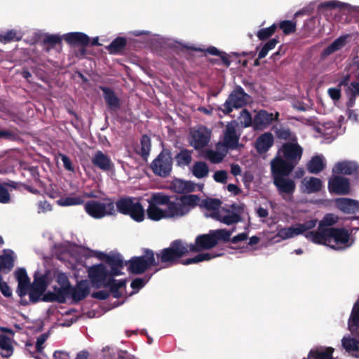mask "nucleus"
Here are the masks:
<instances>
[{
    "instance_id": "1",
    "label": "nucleus",
    "mask_w": 359,
    "mask_h": 359,
    "mask_svg": "<svg viewBox=\"0 0 359 359\" xmlns=\"http://www.w3.org/2000/svg\"><path fill=\"white\" fill-rule=\"evenodd\" d=\"M188 243L181 239L175 240L170 244V246L160 250L155 253L156 269L158 271L161 269L170 267L178 264L183 265H189L197 264L203 261H208L211 259L220 256L222 254H215L211 252L201 253L194 257L181 260V258L187 255Z\"/></svg>"
},
{
    "instance_id": "2",
    "label": "nucleus",
    "mask_w": 359,
    "mask_h": 359,
    "mask_svg": "<svg viewBox=\"0 0 359 359\" xmlns=\"http://www.w3.org/2000/svg\"><path fill=\"white\" fill-rule=\"evenodd\" d=\"M116 210L123 215L130 216L137 222H141L144 219L145 211L137 198L125 196L120 198L116 202Z\"/></svg>"
},
{
    "instance_id": "3",
    "label": "nucleus",
    "mask_w": 359,
    "mask_h": 359,
    "mask_svg": "<svg viewBox=\"0 0 359 359\" xmlns=\"http://www.w3.org/2000/svg\"><path fill=\"white\" fill-rule=\"evenodd\" d=\"M143 252L142 255L134 256L126 262L130 273L142 274L151 267H156L155 252L149 248H144Z\"/></svg>"
},
{
    "instance_id": "4",
    "label": "nucleus",
    "mask_w": 359,
    "mask_h": 359,
    "mask_svg": "<svg viewBox=\"0 0 359 359\" xmlns=\"http://www.w3.org/2000/svg\"><path fill=\"white\" fill-rule=\"evenodd\" d=\"M330 248L335 250H344L351 247L355 243V238L344 227L329 228Z\"/></svg>"
},
{
    "instance_id": "5",
    "label": "nucleus",
    "mask_w": 359,
    "mask_h": 359,
    "mask_svg": "<svg viewBox=\"0 0 359 359\" xmlns=\"http://www.w3.org/2000/svg\"><path fill=\"white\" fill-rule=\"evenodd\" d=\"M172 164L173 158L170 150L164 148L153 160L150 168L155 175L165 178L170 175Z\"/></svg>"
},
{
    "instance_id": "6",
    "label": "nucleus",
    "mask_w": 359,
    "mask_h": 359,
    "mask_svg": "<svg viewBox=\"0 0 359 359\" xmlns=\"http://www.w3.org/2000/svg\"><path fill=\"white\" fill-rule=\"evenodd\" d=\"M107 203H102L97 201H89L85 203L86 212L95 219H101L106 215H115V206L110 198L107 199Z\"/></svg>"
},
{
    "instance_id": "7",
    "label": "nucleus",
    "mask_w": 359,
    "mask_h": 359,
    "mask_svg": "<svg viewBox=\"0 0 359 359\" xmlns=\"http://www.w3.org/2000/svg\"><path fill=\"white\" fill-rule=\"evenodd\" d=\"M249 97V95L244 91L241 86H236L225 101L224 104V109H222V111L229 114L233 111V108L238 109L245 107L248 102ZM219 109L222 110L220 107Z\"/></svg>"
},
{
    "instance_id": "8",
    "label": "nucleus",
    "mask_w": 359,
    "mask_h": 359,
    "mask_svg": "<svg viewBox=\"0 0 359 359\" xmlns=\"http://www.w3.org/2000/svg\"><path fill=\"white\" fill-rule=\"evenodd\" d=\"M303 153V149L297 143H284L277 152L283 158L292 163L295 167L299 162Z\"/></svg>"
},
{
    "instance_id": "9",
    "label": "nucleus",
    "mask_w": 359,
    "mask_h": 359,
    "mask_svg": "<svg viewBox=\"0 0 359 359\" xmlns=\"http://www.w3.org/2000/svg\"><path fill=\"white\" fill-rule=\"evenodd\" d=\"M295 167L278 154L271 161V171L273 179L287 177Z\"/></svg>"
},
{
    "instance_id": "10",
    "label": "nucleus",
    "mask_w": 359,
    "mask_h": 359,
    "mask_svg": "<svg viewBox=\"0 0 359 359\" xmlns=\"http://www.w3.org/2000/svg\"><path fill=\"white\" fill-rule=\"evenodd\" d=\"M217 245V242L210 230L208 233L198 236L195 239V243H188V251L189 252H199L202 250H210Z\"/></svg>"
},
{
    "instance_id": "11",
    "label": "nucleus",
    "mask_w": 359,
    "mask_h": 359,
    "mask_svg": "<svg viewBox=\"0 0 359 359\" xmlns=\"http://www.w3.org/2000/svg\"><path fill=\"white\" fill-rule=\"evenodd\" d=\"M328 190L331 194L346 195L350 193V182L348 179L340 176L333 175L328 181Z\"/></svg>"
},
{
    "instance_id": "12",
    "label": "nucleus",
    "mask_w": 359,
    "mask_h": 359,
    "mask_svg": "<svg viewBox=\"0 0 359 359\" xmlns=\"http://www.w3.org/2000/svg\"><path fill=\"white\" fill-rule=\"evenodd\" d=\"M235 121L226 124L224 131V138L222 143L226 150L235 149L238 145L239 136L237 135Z\"/></svg>"
},
{
    "instance_id": "13",
    "label": "nucleus",
    "mask_w": 359,
    "mask_h": 359,
    "mask_svg": "<svg viewBox=\"0 0 359 359\" xmlns=\"http://www.w3.org/2000/svg\"><path fill=\"white\" fill-rule=\"evenodd\" d=\"M332 172L335 175H353L359 177V165L351 161L338 162L333 167Z\"/></svg>"
},
{
    "instance_id": "14",
    "label": "nucleus",
    "mask_w": 359,
    "mask_h": 359,
    "mask_svg": "<svg viewBox=\"0 0 359 359\" xmlns=\"http://www.w3.org/2000/svg\"><path fill=\"white\" fill-rule=\"evenodd\" d=\"M109 274V271H107L103 264L94 265L88 269V277L97 287L99 284L104 283L107 280Z\"/></svg>"
},
{
    "instance_id": "15",
    "label": "nucleus",
    "mask_w": 359,
    "mask_h": 359,
    "mask_svg": "<svg viewBox=\"0 0 359 359\" xmlns=\"http://www.w3.org/2000/svg\"><path fill=\"white\" fill-rule=\"evenodd\" d=\"M92 164L97 168L108 172L114 169V165L110 157L102 151H97L91 158Z\"/></svg>"
},
{
    "instance_id": "16",
    "label": "nucleus",
    "mask_w": 359,
    "mask_h": 359,
    "mask_svg": "<svg viewBox=\"0 0 359 359\" xmlns=\"http://www.w3.org/2000/svg\"><path fill=\"white\" fill-rule=\"evenodd\" d=\"M191 137V145L196 149H200L208 145L210 139V133L205 127H200L192 132Z\"/></svg>"
},
{
    "instance_id": "17",
    "label": "nucleus",
    "mask_w": 359,
    "mask_h": 359,
    "mask_svg": "<svg viewBox=\"0 0 359 359\" xmlns=\"http://www.w3.org/2000/svg\"><path fill=\"white\" fill-rule=\"evenodd\" d=\"M329 228H320L317 231H311L304 233V236L316 244L325 245L330 247Z\"/></svg>"
},
{
    "instance_id": "18",
    "label": "nucleus",
    "mask_w": 359,
    "mask_h": 359,
    "mask_svg": "<svg viewBox=\"0 0 359 359\" xmlns=\"http://www.w3.org/2000/svg\"><path fill=\"white\" fill-rule=\"evenodd\" d=\"M100 89L103 93V97L109 109L111 111L119 110L121 108V100L114 90L107 86H100Z\"/></svg>"
},
{
    "instance_id": "19",
    "label": "nucleus",
    "mask_w": 359,
    "mask_h": 359,
    "mask_svg": "<svg viewBox=\"0 0 359 359\" xmlns=\"http://www.w3.org/2000/svg\"><path fill=\"white\" fill-rule=\"evenodd\" d=\"M103 256L105 257V262L111 268L110 275L117 276L123 274L121 269H123L124 263L120 254L103 255Z\"/></svg>"
},
{
    "instance_id": "20",
    "label": "nucleus",
    "mask_w": 359,
    "mask_h": 359,
    "mask_svg": "<svg viewBox=\"0 0 359 359\" xmlns=\"http://www.w3.org/2000/svg\"><path fill=\"white\" fill-rule=\"evenodd\" d=\"M335 206L345 214H354L359 211V201L348 198H337Z\"/></svg>"
},
{
    "instance_id": "21",
    "label": "nucleus",
    "mask_w": 359,
    "mask_h": 359,
    "mask_svg": "<svg viewBox=\"0 0 359 359\" xmlns=\"http://www.w3.org/2000/svg\"><path fill=\"white\" fill-rule=\"evenodd\" d=\"M273 184L277 188L279 194L292 195L296 189V184L294 180L281 177L273 179Z\"/></svg>"
},
{
    "instance_id": "22",
    "label": "nucleus",
    "mask_w": 359,
    "mask_h": 359,
    "mask_svg": "<svg viewBox=\"0 0 359 359\" xmlns=\"http://www.w3.org/2000/svg\"><path fill=\"white\" fill-rule=\"evenodd\" d=\"M274 138L273 135L269 133H264L259 136L255 142V148L259 154L267 152L273 146Z\"/></svg>"
},
{
    "instance_id": "23",
    "label": "nucleus",
    "mask_w": 359,
    "mask_h": 359,
    "mask_svg": "<svg viewBox=\"0 0 359 359\" xmlns=\"http://www.w3.org/2000/svg\"><path fill=\"white\" fill-rule=\"evenodd\" d=\"M275 119L273 113L266 110H260L254 116L253 127L255 129H263L269 126Z\"/></svg>"
},
{
    "instance_id": "24",
    "label": "nucleus",
    "mask_w": 359,
    "mask_h": 359,
    "mask_svg": "<svg viewBox=\"0 0 359 359\" xmlns=\"http://www.w3.org/2000/svg\"><path fill=\"white\" fill-rule=\"evenodd\" d=\"M65 41L72 46H81L86 47L89 45L90 39L89 36L83 32H70L65 34Z\"/></svg>"
},
{
    "instance_id": "25",
    "label": "nucleus",
    "mask_w": 359,
    "mask_h": 359,
    "mask_svg": "<svg viewBox=\"0 0 359 359\" xmlns=\"http://www.w3.org/2000/svg\"><path fill=\"white\" fill-rule=\"evenodd\" d=\"M89 293L90 287L87 280H81L76 287H71L70 295L75 302L84 299Z\"/></svg>"
},
{
    "instance_id": "26",
    "label": "nucleus",
    "mask_w": 359,
    "mask_h": 359,
    "mask_svg": "<svg viewBox=\"0 0 359 359\" xmlns=\"http://www.w3.org/2000/svg\"><path fill=\"white\" fill-rule=\"evenodd\" d=\"M167 206V209L164 210L165 212V218L182 217L187 214L189 211V208L182 205L181 203H177L175 201H170Z\"/></svg>"
},
{
    "instance_id": "27",
    "label": "nucleus",
    "mask_w": 359,
    "mask_h": 359,
    "mask_svg": "<svg viewBox=\"0 0 359 359\" xmlns=\"http://www.w3.org/2000/svg\"><path fill=\"white\" fill-rule=\"evenodd\" d=\"M339 87H344L347 96L357 97L359 95V82L350 81V75L347 74L339 81Z\"/></svg>"
},
{
    "instance_id": "28",
    "label": "nucleus",
    "mask_w": 359,
    "mask_h": 359,
    "mask_svg": "<svg viewBox=\"0 0 359 359\" xmlns=\"http://www.w3.org/2000/svg\"><path fill=\"white\" fill-rule=\"evenodd\" d=\"M334 348L332 347H316L311 349L309 354V359H334Z\"/></svg>"
},
{
    "instance_id": "29",
    "label": "nucleus",
    "mask_w": 359,
    "mask_h": 359,
    "mask_svg": "<svg viewBox=\"0 0 359 359\" xmlns=\"http://www.w3.org/2000/svg\"><path fill=\"white\" fill-rule=\"evenodd\" d=\"M302 183L305 187L304 192L306 194L318 193L323 187L321 180L315 177H305Z\"/></svg>"
},
{
    "instance_id": "30",
    "label": "nucleus",
    "mask_w": 359,
    "mask_h": 359,
    "mask_svg": "<svg viewBox=\"0 0 359 359\" xmlns=\"http://www.w3.org/2000/svg\"><path fill=\"white\" fill-rule=\"evenodd\" d=\"M151 148V138L147 135H142L140 139V145L135 149V152L140 155L144 161H147Z\"/></svg>"
},
{
    "instance_id": "31",
    "label": "nucleus",
    "mask_w": 359,
    "mask_h": 359,
    "mask_svg": "<svg viewBox=\"0 0 359 359\" xmlns=\"http://www.w3.org/2000/svg\"><path fill=\"white\" fill-rule=\"evenodd\" d=\"M225 211L229 214L222 216L219 212H214L212 217L226 225L236 224L241 221V217L239 214L231 212L229 210Z\"/></svg>"
},
{
    "instance_id": "32",
    "label": "nucleus",
    "mask_w": 359,
    "mask_h": 359,
    "mask_svg": "<svg viewBox=\"0 0 359 359\" xmlns=\"http://www.w3.org/2000/svg\"><path fill=\"white\" fill-rule=\"evenodd\" d=\"M307 170L312 174H318L323 171L325 168V163L323 157L319 155L313 156L308 162Z\"/></svg>"
},
{
    "instance_id": "33",
    "label": "nucleus",
    "mask_w": 359,
    "mask_h": 359,
    "mask_svg": "<svg viewBox=\"0 0 359 359\" xmlns=\"http://www.w3.org/2000/svg\"><path fill=\"white\" fill-rule=\"evenodd\" d=\"M191 154L192 151L182 149L174 157L176 165L180 168L188 166L192 161Z\"/></svg>"
},
{
    "instance_id": "34",
    "label": "nucleus",
    "mask_w": 359,
    "mask_h": 359,
    "mask_svg": "<svg viewBox=\"0 0 359 359\" xmlns=\"http://www.w3.org/2000/svg\"><path fill=\"white\" fill-rule=\"evenodd\" d=\"M345 45V39L343 37H339L335 39L331 44L327 46L321 53V57L323 59L327 57L330 55L335 53L340 50Z\"/></svg>"
},
{
    "instance_id": "35",
    "label": "nucleus",
    "mask_w": 359,
    "mask_h": 359,
    "mask_svg": "<svg viewBox=\"0 0 359 359\" xmlns=\"http://www.w3.org/2000/svg\"><path fill=\"white\" fill-rule=\"evenodd\" d=\"M191 172L198 179H202L208 175L209 167L204 161H196L194 164Z\"/></svg>"
},
{
    "instance_id": "36",
    "label": "nucleus",
    "mask_w": 359,
    "mask_h": 359,
    "mask_svg": "<svg viewBox=\"0 0 359 359\" xmlns=\"http://www.w3.org/2000/svg\"><path fill=\"white\" fill-rule=\"evenodd\" d=\"M126 39L124 37L118 36L111 41V43L107 47L108 51L111 54H118L121 53L126 46Z\"/></svg>"
},
{
    "instance_id": "37",
    "label": "nucleus",
    "mask_w": 359,
    "mask_h": 359,
    "mask_svg": "<svg viewBox=\"0 0 359 359\" xmlns=\"http://www.w3.org/2000/svg\"><path fill=\"white\" fill-rule=\"evenodd\" d=\"M300 234L298 232L297 224H294L290 227H284L278 229L276 237H279L281 240H286L288 238H292Z\"/></svg>"
},
{
    "instance_id": "38",
    "label": "nucleus",
    "mask_w": 359,
    "mask_h": 359,
    "mask_svg": "<svg viewBox=\"0 0 359 359\" xmlns=\"http://www.w3.org/2000/svg\"><path fill=\"white\" fill-rule=\"evenodd\" d=\"M165 212L157 207L155 204L150 203L147 210L148 218L154 220L158 221L163 218H165Z\"/></svg>"
},
{
    "instance_id": "39",
    "label": "nucleus",
    "mask_w": 359,
    "mask_h": 359,
    "mask_svg": "<svg viewBox=\"0 0 359 359\" xmlns=\"http://www.w3.org/2000/svg\"><path fill=\"white\" fill-rule=\"evenodd\" d=\"M318 131L325 138H334L337 132L334 127V122H327L318 128Z\"/></svg>"
},
{
    "instance_id": "40",
    "label": "nucleus",
    "mask_w": 359,
    "mask_h": 359,
    "mask_svg": "<svg viewBox=\"0 0 359 359\" xmlns=\"http://www.w3.org/2000/svg\"><path fill=\"white\" fill-rule=\"evenodd\" d=\"M348 325L350 330L359 327V304L358 303L353 307Z\"/></svg>"
},
{
    "instance_id": "41",
    "label": "nucleus",
    "mask_w": 359,
    "mask_h": 359,
    "mask_svg": "<svg viewBox=\"0 0 359 359\" xmlns=\"http://www.w3.org/2000/svg\"><path fill=\"white\" fill-rule=\"evenodd\" d=\"M182 50L186 49V50H194V51H196V52H206L210 55H216V56H219V55H221V52H222L215 46H209L205 50L201 48L196 47L194 45H190V46L182 45Z\"/></svg>"
},
{
    "instance_id": "42",
    "label": "nucleus",
    "mask_w": 359,
    "mask_h": 359,
    "mask_svg": "<svg viewBox=\"0 0 359 359\" xmlns=\"http://www.w3.org/2000/svg\"><path fill=\"white\" fill-rule=\"evenodd\" d=\"M213 237L218 243L219 241L224 242L231 241V236L233 231H229L225 229L211 230Z\"/></svg>"
},
{
    "instance_id": "43",
    "label": "nucleus",
    "mask_w": 359,
    "mask_h": 359,
    "mask_svg": "<svg viewBox=\"0 0 359 359\" xmlns=\"http://www.w3.org/2000/svg\"><path fill=\"white\" fill-rule=\"evenodd\" d=\"M339 221V217L332 214L327 213L326 214L322 220L319 222L320 228H330L332 226L337 224Z\"/></svg>"
},
{
    "instance_id": "44",
    "label": "nucleus",
    "mask_w": 359,
    "mask_h": 359,
    "mask_svg": "<svg viewBox=\"0 0 359 359\" xmlns=\"http://www.w3.org/2000/svg\"><path fill=\"white\" fill-rule=\"evenodd\" d=\"M276 29L277 25L276 24H273L267 28L260 29L257 33V36L261 41H266L269 39L272 35H273L276 31Z\"/></svg>"
},
{
    "instance_id": "45",
    "label": "nucleus",
    "mask_w": 359,
    "mask_h": 359,
    "mask_svg": "<svg viewBox=\"0 0 359 359\" xmlns=\"http://www.w3.org/2000/svg\"><path fill=\"white\" fill-rule=\"evenodd\" d=\"M222 202L219 199L208 198L201 201V206L208 210H217L220 208Z\"/></svg>"
},
{
    "instance_id": "46",
    "label": "nucleus",
    "mask_w": 359,
    "mask_h": 359,
    "mask_svg": "<svg viewBox=\"0 0 359 359\" xmlns=\"http://www.w3.org/2000/svg\"><path fill=\"white\" fill-rule=\"evenodd\" d=\"M53 290L55 293L56 302L65 303L67 296L70 295L71 289L55 286Z\"/></svg>"
},
{
    "instance_id": "47",
    "label": "nucleus",
    "mask_w": 359,
    "mask_h": 359,
    "mask_svg": "<svg viewBox=\"0 0 359 359\" xmlns=\"http://www.w3.org/2000/svg\"><path fill=\"white\" fill-rule=\"evenodd\" d=\"M342 346L346 351H354L359 349V341L353 338L344 337L341 340Z\"/></svg>"
},
{
    "instance_id": "48",
    "label": "nucleus",
    "mask_w": 359,
    "mask_h": 359,
    "mask_svg": "<svg viewBox=\"0 0 359 359\" xmlns=\"http://www.w3.org/2000/svg\"><path fill=\"white\" fill-rule=\"evenodd\" d=\"M0 348L6 353L3 354V357L8 358L13 353V348L10 343V339L5 335H0Z\"/></svg>"
},
{
    "instance_id": "49",
    "label": "nucleus",
    "mask_w": 359,
    "mask_h": 359,
    "mask_svg": "<svg viewBox=\"0 0 359 359\" xmlns=\"http://www.w3.org/2000/svg\"><path fill=\"white\" fill-rule=\"evenodd\" d=\"M278 27L285 35H289L295 32L296 22L292 20H283L279 23Z\"/></svg>"
},
{
    "instance_id": "50",
    "label": "nucleus",
    "mask_w": 359,
    "mask_h": 359,
    "mask_svg": "<svg viewBox=\"0 0 359 359\" xmlns=\"http://www.w3.org/2000/svg\"><path fill=\"white\" fill-rule=\"evenodd\" d=\"M318 220L317 219H310L308 221H306L304 223H297V226L298 228V232L299 234L306 233L308 231H310L309 230L313 229L317 224Z\"/></svg>"
},
{
    "instance_id": "51",
    "label": "nucleus",
    "mask_w": 359,
    "mask_h": 359,
    "mask_svg": "<svg viewBox=\"0 0 359 359\" xmlns=\"http://www.w3.org/2000/svg\"><path fill=\"white\" fill-rule=\"evenodd\" d=\"M200 198L197 195H187L180 198L182 205L188 208L189 206L195 207Z\"/></svg>"
},
{
    "instance_id": "52",
    "label": "nucleus",
    "mask_w": 359,
    "mask_h": 359,
    "mask_svg": "<svg viewBox=\"0 0 359 359\" xmlns=\"http://www.w3.org/2000/svg\"><path fill=\"white\" fill-rule=\"evenodd\" d=\"M241 123L245 128L253 126V120L250 113L245 109H243L241 113Z\"/></svg>"
},
{
    "instance_id": "53",
    "label": "nucleus",
    "mask_w": 359,
    "mask_h": 359,
    "mask_svg": "<svg viewBox=\"0 0 359 359\" xmlns=\"http://www.w3.org/2000/svg\"><path fill=\"white\" fill-rule=\"evenodd\" d=\"M44 44H48L52 48L55 47L57 44L62 43V38L56 34L47 35L43 40Z\"/></svg>"
},
{
    "instance_id": "54",
    "label": "nucleus",
    "mask_w": 359,
    "mask_h": 359,
    "mask_svg": "<svg viewBox=\"0 0 359 359\" xmlns=\"http://www.w3.org/2000/svg\"><path fill=\"white\" fill-rule=\"evenodd\" d=\"M31 286L30 280L18 283L17 288V293L18 296L20 297H25L27 294L28 290L29 291Z\"/></svg>"
},
{
    "instance_id": "55",
    "label": "nucleus",
    "mask_w": 359,
    "mask_h": 359,
    "mask_svg": "<svg viewBox=\"0 0 359 359\" xmlns=\"http://www.w3.org/2000/svg\"><path fill=\"white\" fill-rule=\"evenodd\" d=\"M60 201V204L64 206L80 205L83 202L80 197H66L62 198Z\"/></svg>"
},
{
    "instance_id": "56",
    "label": "nucleus",
    "mask_w": 359,
    "mask_h": 359,
    "mask_svg": "<svg viewBox=\"0 0 359 359\" xmlns=\"http://www.w3.org/2000/svg\"><path fill=\"white\" fill-rule=\"evenodd\" d=\"M32 286L44 292L47 287L45 276H42L38 278H35Z\"/></svg>"
},
{
    "instance_id": "57",
    "label": "nucleus",
    "mask_w": 359,
    "mask_h": 359,
    "mask_svg": "<svg viewBox=\"0 0 359 359\" xmlns=\"http://www.w3.org/2000/svg\"><path fill=\"white\" fill-rule=\"evenodd\" d=\"M0 40L4 43H8L13 41H19L20 38L16 36L15 30H10L4 34H1Z\"/></svg>"
},
{
    "instance_id": "58",
    "label": "nucleus",
    "mask_w": 359,
    "mask_h": 359,
    "mask_svg": "<svg viewBox=\"0 0 359 359\" xmlns=\"http://www.w3.org/2000/svg\"><path fill=\"white\" fill-rule=\"evenodd\" d=\"M43 293V292L42 291L31 286L30 290L29 291L30 302L32 303H37L40 300Z\"/></svg>"
},
{
    "instance_id": "59",
    "label": "nucleus",
    "mask_w": 359,
    "mask_h": 359,
    "mask_svg": "<svg viewBox=\"0 0 359 359\" xmlns=\"http://www.w3.org/2000/svg\"><path fill=\"white\" fill-rule=\"evenodd\" d=\"M57 282L60 285V287L71 289L72 285L67 276L65 273H60L57 277Z\"/></svg>"
},
{
    "instance_id": "60",
    "label": "nucleus",
    "mask_w": 359,
    "mask_h": 359,
    "mask_svg": "<svg viewBox=\"0 0 359 359\" xmlns=\"http://www.w3.org/2000/svg\"><path fill=\"white\" fill-rule=\"evenodd\" d=\"M15 278L18 282H26L30 280L26 270L24 268H19L15 271Z\"/></svg>"
},
{
    "instance_id": "61",
    "label": "nucleus",
    "mask_w": 359,
    "mask_h": 359,
    "mask_svg": "<svg viewBox=\"0 0 359 359\" xmlns=\"http://www.w3.org/2000/svg\"><path fill=\"white\" fill-rule=\"evenodd\" d=\"M0 291L6 297H10L12 292L6 282L4 281L2 275H0Z\"/></svg>"
},
{
    "instance_id": "62",
    "label": "nucleus",
    "mask_w": 359,
    "mask_h": 359,
    "mask_svg": "<svg viewBox=\"0 0 359 359\" xmlns=\"http://www.w3.org/2000/svg\"><path fill=\"white\" fill-rule=\"evenodd\" d=\"M278 138L287 140H292V133L289 128H280L276 131Z\"/></svg>"
},
{
    "instance_id": "63",
    "label": "nucleus",
    "mask_w": 359,
    "mask_h": 359,
    "mask_svg": "<svg viewBox=\"0 0 359 359\" xmlns=\"http://www.w3.org/2000/svg\"><path fill=\"white\" fill-rule=\"evenodd\" d=\"M152 201L155 204L158 205H168L170 202V197L166 195L154 194L152 196Z\"/></svg>"
},
{
    "instance_id": "64",
    "label": "nucleus",
    "mask_w": 359,
    "mask_h": 359,
    "mask_svg": "<svg viewBox=\"0 0 359 359\" xmlns=\"http://www.w3.org/2000/svg\"><path fill=\"white\" fill-rule=\"evenodd\" d=\"M48 338V333H43L41 334L36 339V351L38 353H41L43 349V344Z\"/></svg>"
}]
</instances>
